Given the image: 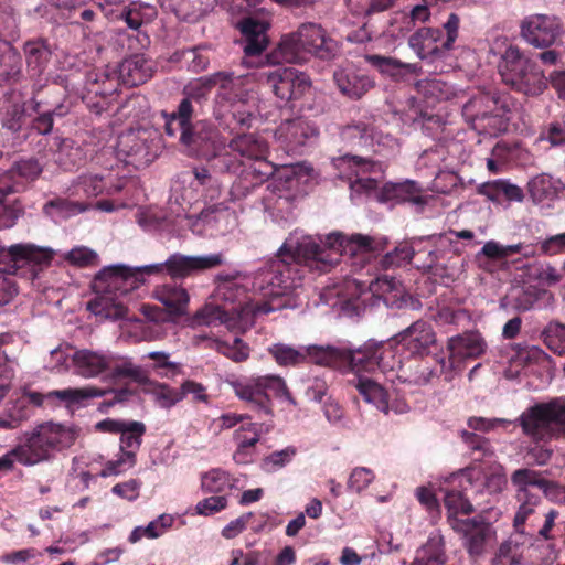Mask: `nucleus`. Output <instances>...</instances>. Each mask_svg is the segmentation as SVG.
<instances>
[{"mask_svg": "<svg viewBox=\"0 0 565 565\" xmlns=\"http://www.w3.org/2000/svg\"><path fill=\"white\" fill-rule=\"evenodd\" d=\"M372 256L369 236H347L340 232L311 236L295 231L279 248L277 258L254 275L235 270L220 273L214 297L236 317L249 309L254 322L260 315L297 306L289 296L302 287L305 270L322 273L344 258L352 271L358 273Z\"/></svg>", "mask_w": 565, "mask_h": 565, "instance_id": "obj_1", "label": "nucleus"}, {"mask_svg": "<svg viewBox=\"0 0 565 565\" xmlns=\"http://www.w3.org/2000/svg\"><path fill=\"white\" fill-rule=\"evenodd\" d=\"M201 142L203 159L207 161L209 168L199 167L180 173L172 186L175 194L180 193L183 204L191 205L199 195L210 200L218 196L220 184L211 174V169L215 173L237 174L228 191V202L242 210L246 206L255 207L248 200L279 169L267 160V140L256 134H237L226 142L214 128L203 130Z\"/></svg>", "mask_w": 565, "mask_h": 565, "instance_id": "obj_2", "label": "nucleus"}, {"mask_svg": "<svg viewBox=\"0 0 565 565\" xmlns=\"http://www.w3.org/2000/svg\"><path fill=\"white\" fill-rule=\"evenodd\" d=\"M223 263L222 253L185 255L175 252L161 263L106 266L93 280L95 297L87 303V309L102 320H122L127 315L125 297L143 285L146 277L169 276L174 281L184 280Z\"/></svg>", "mask_w": 565, "mask_h": 565, "instance_id": "obj_3", "label": "nucleus"}, {"mask_svg": "<svg viewBox=\"0 0 565 565\" xmlns=\"http://www.w3.org/2000/svg\"><path fill=\"white\" fill-rule=\"evenodd\" d=\"M262 71L235 75L231 72H216L201 77L186 86V93L198 97H204L212 87H217L216 102L218 108L215 111L220 125L234 130L236 127L249 128L256 120L257 106L255 96L256 82H263L259 77Z\"/></svg>", "mask_w": 565, "mask_h": 565, "instance_id": "obj_4", "label": "nucleus"}, {"mask_svg": "<svg viewBox=\"0 0 565 565\" xmlns=\"http://www.w3.org/2000/svg\"><path fill=\"white\" fill-rule=\"evenodd\" d=\"M333 166L338 170V178L348 181L352 200L366 196L391 205L408 202L423 206L426 203L423 189L411 180L388 182L379 188L384 171L381 162L345 154L334 159Z\"/></svg>", "mask_w": 565, "mask_h": 565, "instance_id": "obj_5", "label": "nucleus"}, {"mask_svg": "<svg viewBox=\"0 0 565 565\" xmlns=\"http://www.w3.org/2000/svg\"><path fill=\"white\" fill-rule=\"evenodd\" d=\"M398 352V344L395 340H369L356 349L349 344L341 343L338 344L337 370L342 373H374L379 371L392 384H394L396 380L418 385L426 384L430 381L434 373L427 366H419L420 370L413 376L406 375Z\"/></svg>", "mask_w": 565, "mask_h": 565, "instance_id": "obj_6", "label": "nucleus"}, {"mask_svg": "<svg viewBox=\"0 0 565 565\" xmlns=\"http://www.w3.org/2000/svg\"><path fill=\"white\" fill-rule=\"evenodd\" d=\"M467 424L469 428L483 433L500 428L508 430L510 426L519 424L523 434L532 441L547 443L565 437V401L554 398L537 403L526 408L515 420L473 416Z\"/></svg>", "mask_w": 565, "mask_h": 565, "instance_id": "obj_7", "label": "nucleus"}, {"mask_svg": "<svg viewBox=\"0 0 565 565\" xmlns=\"http://www.w3.org/2000/svg\"><path fill=\"white\" fill-rule=\"evenodd\" d=\"M138 224L147 232H157L168 237H182L185 230L196 235H224L236 225L235 212L227 201L205 207L199 215L177 213L175 217L160 216L152 211H141Z\"/></svg>", "mask_w": 565, "mask_h": 565, "instance_id": "obj_8", "label": "nucleus"}, {"mask_svg": "<svg viewBox=\"0 0 565 565\" xmlns=\"http://www.w3.org/2000/svg\"><path fill=\"white\" fill-rule=\"evenodd\" d=\"M489 55L499 57L498 72L513 90L536 97L546 89L547 81L541 67L505 38H497L491 43Z\"/></svg>", "mask_w": 565, "mask_h": 565, "instance_id": "obj_9", "label": "nucleus"}, {"mask_svg": "<svg viewBox=\"0 0 565 565\" xmlns=\"http://www.w3.org/2000/svg\"><path fill=\"white\" fill-rule=\"evenodd\" d=\"M335 52L337 44L323 28L315 22H306L297 31L284 35L266 60L269 64L303 63L311 56L329 60Z\"/></svg>", "mask_w": 565, "mask_h": 565, "instance_id": "obj_10", "label": "nucleus"}, {"mask_svg": "<svg viewBox=\"0 0 565 565\" xmlns=\"http://www.w3.org/2000/svg\"><path fill=\"white\" fill-rule=\"evenodd\" d=\"M310 171L311 168L284 164L270 175L273 179L260 195L259 206L273 222L285 224L294 220L302 178H308Z\"/></svg>", "mask_w": 565, "mask_h": 565, "instance_id": "obj_11", "label": "nucleus"}, {"mask_svg": "<svg viewBox=\"0 0 565 565\" xmlns=\"http://www.w3.org/2000/svg\"><path fill=\"white\" fill-rule=\"evenodd\" d=\"M79 437V429L73 424L46 422L24 435L14 448L18 463L32 467L47 461L56 451L72 447Z\"/></svg>", "mask_w": 565, "mask_h": 565, "instance_id": "obj_12", "label": "nucleus"}, {"mask_svg": "<svg viewBox=\"0 0 565 565\" xmlns=\"http://www.w3.org/2000/svg\"><path fill=\"white\" fill-rule=\"evenodd\" d=\"M259 77L273 90L275 96L292 107L312 111L318 115L323 111L322 96L312 87L310 77L292 67H278L274 71H262Z\"/></svg>", "mask_w": 565, "mask_h": 565, "instance_id": "obj_13", "label": "nucleus"}, {"mask_svg": "<svg viewBox=\"0 0 565 565\" xmlns=\"http://www.w3.org/2000/svg\"><path fill=\"white\" fill-rule=\"evenodd\" d=\"M512 98L508 94L479 93L462 106V116L480 135L497 136L508 129Z\"/></svg>", "mask_w": 565, "mask_h": 565, "instance_id": "obj_14", "label": "nucleus"}, {"mask_svg": "<svg viewBox=\"0 0 565 565\" xmlns=\"http://www.w3.org/2000/svg\"><path fill=\"white\" fill-rule=\"evenodd\" d=\"M235 395L258 413L271 416V397L296 406L285 380L276 374L244 376L231 382Z\"/></svg>", "mask_w": 565, "mask_h": 565, "instance_id": "obj_15", "label": "nucleus"}, {"mask_svg": "<svg viewBox=\"0 0 565 565\" xmlns=\"http://www.w3.org/2000/svg\"><path fill=\"white\" fill-rule=\"evenodd\" d=\"M188 95L183 98L175 111L164 114V128L168 136L174 137L180 134V141L186 146L191 152L203 159V142H201V135L203 130L214 129V127L205 121H199L192 126V117L194 113L192 99L198 97V90L194 95Z\"/></svg>", "mask_w": 565, "mask_h": 565, "instance_id": "obj_16", "label": "nucleus"}, {"mask_svg": "<svg viewBox=\"0 0 565 565\" xmlns=\"http://www.w3.org/2000/svg\"><path fill=\"white\" fill-rule=\"evenodd\" d=\"M480 475V468L468 467L439 478L438 492L443 493L444 504L449 518L458 514L467 515L473 511L469 492L475 489Z\"/></svg>", "mask_w": 565, "mask_h": 565, "instance_id": "obj_17", "label": "nucleus"}, {"mask_svg": "<svg viewBox=\"0 0 565 565\" xmlns=\"http://www.w3.org/2000/svg\"><path fill=\"white\" fill-rule=\"evenodd\" d=\"M267 351L275 362L282 367L298 366L311 362L337 370L338 344L294 347L278 342L269 345Z\"/></svg>", "mask_w": 565, "mask_h": 565, "instance_id": "obj_18", "label": "nucleus"}, {"mask_svg": "<svg viewBox=\"0 0 565 565\" xmlns=\"http://www.w3.org/2000/svg\"><path fill=\"white\" fill-rule=\"evenodd\" d=\"M446 349L448 358L439 356L437 362L445 380L451 381L460 372L467 360L480 358L487 350V342L478 331H466L450 337Z\"/></svg>", "mask_w": 565, "mask_h": 565, "instance_id": "obj_19", "label": "nucleus"}, {"mask_svg": "<svg viewBox=\"0 0 565 565\" xmlns=\"http://www.w3.org/2000/svg\"><path fill=\"white\" fill-rule=\"evenodd\" d=\"M53 255L54 252L51 248L39 247L33 244H13L8 247L0 246V258L10 262V270L18 273L25 268V274L32 281L51 264Z\"/></svg>", "mask_w": 565, "mask_h": 565, "instance_id": "obj_20", "label": "nucleus"}, {"mask_svg": "<svg viewBox=\"0 0 565 565\" xmlns=\"http://www.w3.org/2000/svg\"><path fill=\"white\" fill-rule=\"evenodd\" d=\"M318 137V127L303 117L281 121L274 134L278 146L291 154H302L317 142Z\"/></svg>", "mask_w": 565, "mask_h": 565, "instance_id": "obj_21", "label": "nucleus"}, {"mask_svg": "<svg viewBox=\"0 0 565 565\" xmlns=\"http://www.w3.org/2000/svg\"><path fill=\"white\" fill-rule=\"evenodd\" d=\"M511 483L515 489V500L518 503L513 526L518 533L532 536L535 532L537 508L542 502V497L539 492L530 489L531 483L524 481L518 469L511 476Z\"/></svg>", "mask_w": 565, "mask_h": 565, "instance_id": "obj_22", "label": "nucleus"}, {"mask_svg": "<svg viewBox=\"0 0 565 565\" xmlns=\"http://www.w3.org/2000/svg\"><path fill=\"white\" fill-rule=\"evenodd\" d=\"M146 426L141 422L127 420L120 430V455L116 460H110L97 475L102 478L120 475L136 463V452L139 450Z\"/></svg>", "mask_w": 565, "mask_h": 565, "instance_id": "obj_23", "label": "nucleus"}, {"mask_svg": "<svg viewBox=\"0 0 565 565\" xmlns=\"http://www.w3.org/2000/svg\"><path fill=\"white\" fill-rule=\"evenodd\" d=\"M353 379L350 383L356 388L363 399L374 405L379 411L387 414L390 411L396 414L406 413L407 403L397 396H393L377 380L362 375L361 372H351Z\"/></svg>", "mask_w": 565, "mask_h": 565, "instance_id": "obj_24", "label": "nucleus"}, {"mask_svg": "<svg viewBox=\"0 0 565 565\" xmlns=\"http://www.w3.org/2000/svg\"><path fill=\"white\" fill-rule=\"evenodd\" d=\"M367 280L361 277H347L340 282L328 285L320 294L323 303L330 307L352 306L354 309L369 306Z\"/></svg>", "mask_w": 565, "mask_h": 565, "instance_id": "obj_25", "label": "nucleus"}, {"mask_svg": "<svg viewBox=\"0 0 565 565\" xmlns=\"http://www.w3.org/2000/svg\"><path fill=\"white\" fill-rule=\"evenodd\" d=\"M341 136L352 145L371 149L372 151L383 156L393 154L398 149V141L396 138L390 134L377 131L373 125L365 122L347 126L342 130Z\"/></svg>", "mask_w": 565, "mask_h": 565, "instance_id": "obj_26", "label": "nucleus"}, {"mask_svg": "<svg viewBox=\"0 0 565 565\" xmlns=\"http://www.w3.org/2000/svg\"><path fill=\"white\" fill-rule=\"evenodd\" d=\"M562 33V24L554 15L532 14L521 23V36L532 46L548 47Z\"/></svg>", "mask_w": 565, "mask_h": 565, "instance_id": "obj_27", "label": "nucleus"}, {"mask_svg": "<svg viewBox=\"0 0 565 565\" xmlns=\"http://www.w3.org/2000/svg\"><path fill=\"white\" fill-rule=\"evenodd\" d=\"M252 311L243 310L236 317L224 305L207 303L193 317V322L203 326H225L230 331L245 332L253 326Z\"/></svg>", "mask_w": 565, "mask_h": 565, "instance_id": "obj_28", "label": "nucleus"}, {"mask_svg": "<svg viewBox=\"0 0 565 565\" xmlns=\"http://www.w3.org/2000/svg\"><path fill=\"white\" fill-rule=\"evenodd\" d=\"M128 182L126 177H119L114 170L102 173H87L78 177L74 184L76 195L95 198L98 195L113 196L122 191Z\"/></svg>", "mask_w": 565, "mask_h": 565, "instance_id": "obj_29", "label": "nucleus"}, {"mask_svg": "<svg viewBox=\"0 0 565 565\" xmlns=\"http://www.w3.org/2000/svg\"><path fill=\"white\" fill-rule=\"evenodd\" d=\"M116 156L126 164L140 168L151 163L156 157L142 131H127L121 134L116 143Z\"/></svg>", "mask_w": 565, "mask_h": 565, "instance_id": "obj_30", "label": "nucleus"}, {"mask_svg": "<svg viewBox=\"0 0 565 565\" xmlns=\"http://www.w3.org/2000/svg\"><path fill=\"white\" fill-rule=\"evenodd\" d=\"M398 345H402L412 355L427 354L436 342V333L431 324L425 320H417L395 337Z\"/></svg>", "mask_w": 565, "mask_h": 565, "instance_id": "obj_31", "label": "nucleus"}, {"mask_svg": "<svg viewBox=\"0 0 565 565\" xmlns=\"http://www.w3.org/2000/svg\"><path fill=\"white\" fill-rule=\"evenodd\" d=\"M244 40L245 58L242 64L249 67V58L262 54L268 45V23L255 18H245L238 23Z\"/></svg>", "mask_w": 565, "mask_h": 565, "instance_id": "obj_32", "label": "nucleus"}, {"mask_svg": "<svg viewBox=\"0 0 565 565\" xmlns=\"http://www.w3.org/2000/svg\"><path fill=\"white\" fill-rule=\"evenodd\" d=\"M333 79L339 90L353 99L361 98L374 86V81L362 70L347 64L333 73Z\"/></svg>", "mask_w": 565, "mask_h": 565, "instance_id": "obj_33", "label": "nucleus"}, {"mask_svg": "<svg viewBox=\"0 0 565 565\" xmlns=\"http://www.w3.org/2000/svg\"><path fill=\"white\" fill-rule=\"evenodd\" d=\"M110 351L82 349L73 352V367L77 375L92 379L99 375L107 377Z\"/></svg>", "mask_w": 565, "mask_h": 565, "instance_id": "obj_34", "label": "nucleus"}, {"mask_svg": "<svg viewBox=\"0 0 565 565\" xmlns=\"http://www.w3.org/2000/svg\"><path fill=\"white\" fill-rule=\"evenodd\" d=\"M42 172L38 159L29 158L18 161L14 167L0 175V195L20 191L23 181H32Z\"/></svg>", "mask_w": 565, "mask_h": 565, "instance_id": "obj_35", "label": "nucleus"}, {"mask_svg": "<svg viewBox=\"0 0 565 565\" xmlns=\"http://www.w3.org/2000/svg\"><path fill=\"white\" fill-rule=\"evenodd\" d=\"M152 294L170 316L182 317L188 313L190 295L181 284L173 280L158 285Z\"/></svg>", "mask_w": 565, "mask_h": 565, "instance_id": "obj_36", "label": "nucleus"}, {"mask_svg": "<svg viewBox=\"0 0 565 565\" xmlns=\"http://www.w3.org/2000/svg\"><path fill=\"white\" fill-rule=\"evenodd\" d=\"M443 31L440 29L422 28L408 40L409 47L420 60H434L444 54Z\"/></svg>", "mask_w": 565, "mask_h": 565, "instance_id": "obj_37", "label": "nucleus"}, {"mask_svg": "<svg viewBox=\"0 0 565 565\" xmlns=\"http://www.w3.org/2000/svg\"><path fill=\"white\" fill-rule=\"evenodd\" d=\"M527 188L535 204L541 207H551L558 198L559 192L564 189V183L561 179H556L551 174L541 173L529 181Z\"/></svg>", "mask_w": 565, "mask_h": 565, "instance_id": "obj_38", "label": "nucleus"}, {"mask_svg": "<svg viewBox=\"0 0 565 565\" xmlns=\"http://www.w3.org/2000/svg\"><path fill=\"white\" fill-rule=\"evenodd\" d=\"M142 313L149 321L136 319L127 326L136 341H156L163 338L164 332L158 323L161 320L162 311L156 306H143Z\"/></svg>", "mask_w": 565, "mask_h": 565, "instance_id": "obj_39", "label": "nucleus"}, {"mask_svg": "<svg viewBox=\"0 0 565 565\" xmlns=\"http://www.w3.org/2000/svg\"><path fill=\"white\" fill-rule=\"evenodd\" d=\"M154 63L143 54L132 55L120 64L119 77L128 86H138L147 82L153 73Z\"/></svg>", "mask_w": 565, "mask_h": 565, "instance_id": "obj_40", "label": "nucleus"}, {"mask_svg": "<svg viewBox=\"0 0 565 565\" xmlns=\"http://www.w3.org/2000/svg\"><path fill=\"white\" fill-rule=\"evenodd\" d=\"M477 192L486 196L492 203H500L501 198H504L509 202H522L524 200L523 190L509 179H497L483 182L478 185Z\"/></svg>", "mask_w": 565, "mask_h": 565, "instance_id": "obj_41", "label": "nucleus"}, {"mask_svg": "<svg viewBox=\"0 0 565 565\" xmlns=\"http://www.w3.org/2000/svg\"><path fill=\"white\" fill-rule=\"evenodd\" d=\"M415 88L427 106H434L441 100H449L457 94L452 85L439 76L419 79L416 82Z\"/></svg>", "mask_w": 565, "mask_h": 565, "instance_id": "obj_42", "label": "nucleus"}, {"mask_svg": "<svg viewBox=\"0 0 565 565\" xmlns=\"http://www.w3.org/2000/svg\"><path fill=\"white\" fill-rule=\"evenodd\" d=\"M364 58L380 74L394 81H401L416 71L415 64L403 63L386 55L366 54Z\"/></svg>", "mask_w": 565, "mask_h": 565, "instance_id": "obj_43", "label": "nucleus"}, {"mask_svg": "<svg viewBox=\"0 0 565 565\" xmlns=\"http://www.w3.org/2000/svg\"><path fill=\"white\" fill-rule=\"evenodd\" d=\"M366 289L370 306L376 305L380 300L387 305L391 294L394 298L403 295L401 282L387 275L367 280Z\"/></svg>", "mask_w": 565, "mask_h": 565, "instance_id": "obj_44", "label": "nucleus"}, {"mask_svg": "<svg viewBox=\"0 0 565 565\" xmlns=\"http://www.w3.org/2000/svg\"><path fill=\"white\" fill-rule=\"evenodd\" d=\"M28 73L31 77L43 74L50 57L51 50L44 40H33L24 44Z\"/></svg>", "mask_w": 565, "mask_h": 565, "instance_id": "obj_45", "label": "nucleus"}, {"mask_svg": "<svg viewBox=\"0 0 565 565\" xmlns=\"http://www.w3.org/2000/svg\"><path fill=\"white\" fill-rule=\"evenodd\" d=\"M22 72L20 54L8 41H0V83L18 81Z\"/></svg>", "mask_w": 565, "mask_h": 565, "instance_id": "obj_46", "label": "nucleus"}, {"mask_svg": "<svg viewBox=\"0 0 565 565\" xmlns=\"http://www.w3.org/2000/svg\"><path fill=\"white\" fill-rule=\"evenodd\" d=\"M444 539L438 531L429 534L425 545L416 554L413 565H445Z\"/></svg>", "mask_w": 565, "mask_h": 565, "instance_id": "obj_47", "label": "nucleus"}, {"mask_svg": "<svg viewBox=\"0 0 565 565\" xmlns=\"http://www.w3.org/2000/svg\"><path fill=\"white\" fill-rule=\"evenodd\" d=\"M465 546L471 555H480L491 542L493 531L488 524L463 523Z\"/></svg>", "mask_w": 565, "mask_h": 565, "instance_id": "obj_48", "label": "nucleus"}, {"mask_svg": "<svg viewBox=\"0 0 565 565\" xmlns=\"http://www.w3.org/2000/svg\"><path fill=\"white\" fill-rule=\"evenodd\" d=\"M518 471H520L524 481L527 482L530 480L529 483L534 482V484L530 486L531 490L539 492L540 495L544 494L551 501H562L563 488L558 483L547 480L543 477L542 472L533 469L521 468Z\"/></svg>", "mask_w": 565, "mask_h": 565, "instance_id": "obj_49", "label": "nucleus"}, {"mask_svg": "<svg viewBox=\"0 0 565 565\" xmlns=\"http://www.w3.org/2000/svg\"><path fill=\"white\" fill-rule=\"evenodd\" d=\"M107 377L111 380L128 377L135 382L142 383L146 381L147 375L143 369L135 364L130 359L110 352Z\"/></svg>", "mask_w": 565, "mask_h": 565, "instance_id": "obj_50", "label": "nucleus"}, {"mask_svg": "<svg viewBox=\"0 0 565 565\" xmlns=\"http://www.w3.org/2000/svg\"><path fill=\"white\" fill-rule=\"evenodd\" d=\"M104 395V391L95 386H85L79 388H65L49 392L45 397L47 399H58L64 403L66 407L81 405L84 401L99 397Z\"/></svg>", "mask_w": 565, "mask_h": 565, "instance_id": "obj_51", "label": "nucleus"}, {"mask_svg": "<svg viewBox=\"0 0 565 565\" xmlns=\"http://www.w3.org/2000/svg\"><path fill=\"white\" fill-rule=\"evenodd\" d=\"M201 490L205 493H222L235 486V479L220 468L203 472L200 478Z\"/></svg>", "mask_w": 565, "mask_h": 565, "instance_id": "obj_52", "label": "nucleus"}, {"mask_svg": "<svg viewBox=\"0 0 565 565\" xmlns=\"http://www.w3.org/2000/svg\"><path fill=\"white\" fill-rule=\"evenodd\" d=\"M419 243L427 242L433 248L428 250L427 267H433L441 254L446 250H455L457 247L455 231L441 233L439 235H430L427 237H419Z\"/></svg>", "mask_w": 565, "mask_h": 565, "instance_id": "obj_53", "label": "nucleus"}, {"mask_svg": "<svg viewBox=\"0 0 565 565\" xmlns=\"http://www.w3.org/2000/svg\"><path fill=\"white\" fill-rule=\"evenodd\" d=\"M151 362L147 367L161 377L171 379L181 372V364L170 360V353L166 351H151L142 356Z\"/></svg>", "mask_w": 565, "mask_h": 565, "instance_id": "obj_54", "label": "nucleus"}, {"mask_svg": "<svg viewBox=\"0 0 565 565\" xmlns=\"http://www.w3.org/2000/svg\"><path fill=\"white\" fill-rule=\"evenodd\" d=\"M87 207L88 205L85 203L71 202L65 199H55L49 201L44 205L43 210L46 215L52 217L54 221H57V218H66L84 212Z\"/></svg>", "mask_w": 565, "mask_h": 565, "instance_id": "obj_55", "label": "nucleus"}, {"mask_svg": "<svg viewBox=\"0 0 565 565\" xmlns=\"http://www.w3.org/2000/svg\"><path fill=\"white\" fill-rule=\"evenodd\" d=\"M270 426L266 424L247 423L241 425L234 433V439L239 447L254 448L259 441L263 433L269 431Z\"/></svg>", "mask_w": 565, "mask_h": 565, "instance_id": "obj_56", "label": "nucleus"}, {"mask_svg": "<svg viewBox=\"0 0 565 565\" xmlns=\"http://www.w3.org/2000/svg\"><path fill=\"white\" fill-rule=\"evenodd\" d=\"M546 347L558 355L565 354V324L551 321L542 331Z\"/></svg>", "mask_w": 565, "mask_h": 565, "instance_id": "obj_57", "label": "nucleus"}, {"mask_svg": "<svg viewBox=\"0 0 565 565\" xmlns=\"http://www.w3.org/2000/svg\"><path fill=\"white\" fill-rule=\"evenodd\" d=\"M461 437L471 450L473 460L479 461L494 456L493 447L487 438L467 430L461 431Z\"/></svg>", "mask_w": 565, "mask_h": 565, "instance_id": "obj_58", "label": "nucleus"}, {"mask_svg": "<svg viewBox=\"0 0 565 565\" xmlns=\"http://www.w3.org/2000/svg\"><path fill=\"white\" fill-rule=\"evenodd\" d=\"M55 145V161L64 169L75 166L81 159V150L75 146L74 140L70 138L58 139Z\"/></svg>", "mask_w": 565, "mask_h": 565, "instance_id": "obj_59", "label": "nucleus"}, {"mask_svg": "<svg viewBox=\"0 0 565 565\" xmlns=\"http://www.w3.org/2000/svg\"><path fill=\"white\" fill-rule=\"evenodd\" d=\"M420 244L418 238L414 239L412 244L402 243L396 246L392 252H387L384 256V264L387 266H402L412 260L415 253H419L422 249L417 248Z\"/></svg>", "mask_w": 565, "mask_h": 565, "instance_id": "obj_60", "label": "nucleus"}, {"mask_svg": "<svg viewBox=\"0 0 565 565\" xmlns=\"http://www.w3.org/2000/svg\"><path fill=\"white\" fill-rule=\"evenodd\" d=\"M297 454V448L288 446L281 450L274 451L264 458L262 468L266 472H276L289 465Z\"/></svg>", "mask_w": 565, "mask_h": 565, "instance_id": "obj_61", "label": "nucleus"}, {"mask_svg": "<svg viewBox=\"0 0 565 565\" xmlns=\"http://www.w3.org/2000/svg\"><path fill=\"white\" fill-rule=\"evenodd\" d=\"M433 319L438 326L465 327L470 321V315L465 309L443 307L437 310Z\"/></svg>", "mask_w": 565, "mask_h": 565, "instance_id": "obj_62", "label": "nucleus"}, {"mask_svg": "<svg viewBox=\"0 0 565 565\" xmlns=\"http://www.w3.org/2000/svg\"><path fill=\"white\" fill-rule=\"evenodd\" d=\"M73 352L72 348L67 344H61L51 350L46 367L56 373L68 370L73 365Z\"/></svg>", "mask_w": 565, "mask_h": 565, "instance_id": "obj_63", "label": "nucleus"}, {"mask_svg": "<svg viewBox=\"0 0 565 565\" xmlns=\"http://www.w3.org/2000/svg\"><path fill=\"white\" fill-rule=\"evenodd\" d=\"M215 349L235 362L245 361L249 356V347L244 343L238 337H235L232 343L226 341L216 340Z\"/></svg>", "mask_w": 565, "mask_h": 565, "instance_id": "obj_64", "label": "nucleus"}]
</instances>
